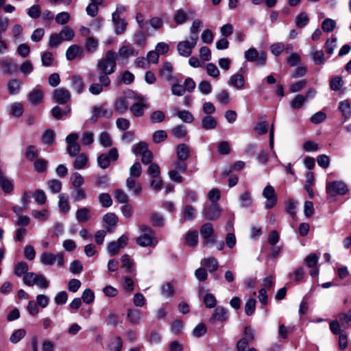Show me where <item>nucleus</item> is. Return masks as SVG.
Listing matches in <instances>:
<instances>
[{"label": "nucleus", "instance_id": "10", "mask_svg": "<svg viewBox=\"0 0 351 351\" xmlns=\"http://www.w3.org/2000/svg\"><path fill=\"white\" fill-rule=\"evenodd\" d=\"M128 237L121 235L117 241L110 242L107 245V252L110 256L117 254L121 249L124 248L128 244Z\"/></svg>", "mask_w": 351, "mask_h": 351}, {"label": "nucleus", "instance_id": "28", "mask_svg": "<svg viewBox=\"0 0 351 351\" xmlns=\"http://www.w3.org/2000/svg\"><path fill=\"white\" fill-rule=\"evenodd\" d=\"M171 134L176 138H184L187 134L186 127L184 125H175L170 130Z\"/></svg>", "mask_w": 351, "mask_h": 351}, {"label": "nucleus", "instance_id": "44", "mask_svg": "<svg viewBox=\"0 0 351 351\" xmlns=\"http://www.w3.org/2000/svg\"><path fill=\"white\" fill-rule=\"evenodd\" d=\"M186 243L191 247H195L198 243V232L196 230L189 231L185 238Z\"/></svg>", "mask_w": 351, "mask_h": 351}, {"label": "nucleus", "instance_id": "6", "mask_svg": "<svg viewBox=\"0 0 351 351\" xmlns=\"http://www.w3.org/2000/svg\"><path fill=\"white\" fill-rule=\"evenodd\" d=\"M244 57L248 62H256L257 65L263 66L266 63L267 55L262 51L258 53L256 49L252 47L244 53Z\"/></svg>", "mask_w": 351, "mask_h": 351}, {"label": "nucleus", "instance_id": "21", "mask_svg": "<svg viewBox=\"0 0 351 351\" xmlns=\"http://www.w3.org/2000/svg\"><path fill=\"white\" fill-rule=\"evenodd\" d=\"M66 58L68 60H73L76 58H83V49L77 45H71L66 51Z\"/></svg>", "mask_w": 351, "mask_h": 351}, {"label": "nucleus", "instance_id": "29", "mask_svg": "<svg viewBox=\"0 0 351 351\" xmlns=\"http://www.w3.org/2000/svg\"><path fill=\"white\" fill-rule=\"evenodd\" d=\"M75 218L80 223L86 222L90 218V210L86 207L79 208L75 213Z\"/></svg>", "mask_w": 351, "mask_h": 351}, {"label": "nucleus", "instance_id": "14", "mask_svg": "<svg viewBox=\"0 0 351 351\" xmlns=\"http://www.w3.org/2000/svg\"><path fill=\"white\" fill-rule=\"evenodd\" d=\"M138 54V51L129 44H124L119 47L117 53V59L128 60L130 58L135 57Z\"/></svg>", "mask_w": 351, "mask_h": 351}, {"label": "nucleus", "instance_id": "38", "mask_svg": "<svg viewBox=\"0 0 351 351\" xmlns=\"http://www.w3.org/2000/svg\"><path fill=\"white\" fill-rule=\"evenodd\" d=\"M99 144L104 147H110L112 145V139L108 132H102L98 137Z\"/></svg>", "mask_w": 351, "mask_h": 351}, {"label": "nucleus", "instance_id": "34", "mask_svg": "<svg viewBox=\"0 0 351 351\" xmlns=\"http://www.w3.org/2000/svg\"><path fill=\"white\" fill-rule=\"evenodd\" d=\"M337 318L341 323V326L343 329H346L350 326L351 322V309L348 313H341L337 315Z\"/></svg>", "mask_w": 351, "mask_h": 351}, {"label": "nucleus", "instance_id": "42", "mask_svg": "<svg viewBox=\"0 0 351 351\" xmlns=\"http://www.w3.org/2000/svg\"><path fill=\"white\" fill-rule=\"evenodd\" d=\"M58 198V206L60 210L64 213H68L70 210V206L68 201V195L66 193H61L59 195Z\"/></svg>", "mask_w": 351, "mask_h": 351}, {"label": "nucleus", "instance_id": "52", "mask_svg": "<svg viewBox=\"0 0 351 351\" xmlns=\"http://www.w3.org/2000/svg\"><path fill=\"white\" fill-rule=\"evenodd\" d=\"M148 145L145 142H139L138 143L134 144L132 147V152L135 154H143L145 152L148 151Z\"/></svg>", "mask_w": 351, "mask_h": 351}, {"label": "nucleus", "instance_id": "23", "mask_svg": "<svg viewBox=\"0 0 351 351\" xmlns=\"http://www.w3.org/2000/svg\"><path fill=\"white\" fill-rule=\"evenodd\" d=\"M0 186L5 193H11L13 191L14 186L12 181L8 178L4 173L0 169Z\"/></svg>", "mask_w": 351, "mask_h": 351}, {"label": "nucleus", "instance_id": "22", "mask_svg": "<svg viewBox=\"0 0 351 351\" xmlns=\"http://www.w3.org/2000/svg\"><path fill=\"white\" fill-rule=\"evenodd\" d=\"M228 85L238 90L243 88L245 84L244 77L239 73H235L231 75L228 82Z\"/></svg>", "mask_w": 351, "mask_h": 351}, {"label": "nucleus", "instance_id": "57", "mask_svg": "<svg viewBox=\"0 0 351 351\" xmlns=\"http://www.w3.org/2000/svg\"><path fill=\"white\" fill-rule=\"evenodd\" d=\"M103 221L108 226L114 227L118 222V217L115 214L108 213L104 215Z\"/></svg>", "mask_w": 351, "mask_h": 351}, {"label": "nucleus", "instance_id": "33", "mask_svg": "<svg viewBox=\"0 0 351 351\" xmlns=\"http://www.w3.org/2000/svg\"><path fill=\"white\" fill-rule=\"evenodd\" d=\"M126 186L128 190L132 191L134 195H138L141 193V186L139 184L136 183L133 178L128 177L126 180Z\"/></svg>", "mask_w": 351, "mask_h": 351}, {"label": "nucleus", "instance_id": "20", "mask_svg": "<svg viewBox=\"0 0 351 351\" xmlns=\"http://www.w3.org/2000/svg\"><path fill=\"white\" fill-rule=\"evenodd\" d=\"M195 12L192 10L185 12L182 9L176 10L173 14V21L176 25H182L185 23L189 15H194Z\"/></svg>", "mask_w": 351, "mask_h": 351}, {"label": "nucleus", "instance_id": "3", "mask_svg": "<svg viewBox=\"0 0 351 351\" xmlns=\"http://www.w3.org/2000/svg\"><path fill=\"white\" fill-rule=\"evenodd\" d=\"M198 40L197 36H190V40H183L178 43L177 50L180 56L189 57L193 49L196 46Z\"/></svg>", "mask_w": 351, "mask_h": 351}, {"label": "nucleus", "instance_id": "51", "mask_svg": "<svg viewBox=\"0 0 351 351\" xmlns=\"http://www.w3.org/2000/svg\"><path fill=\"white\" fill-rule=\"evenodd\" d=\"M309 22V19L306 14L302 12L299 14L295 19V26L298 28L304 27Z\"/></svg>", "mask_w": 351, "mask_h": 351}, {"label": "nucleus", "instance_id": "24", "mask_svg": "<svg viewBox=\"0 0 351 351\" xmlns=\"http://www.w3.org/2000/svg\"><path fill=\"white\" fill-rule=\"evenodd\" d=\"M217 125V119L211 116L206 115L203 117L201 122L202 128L206 130H214Z\"/></svg>", "mask_w": 351, "mask_h": 351}, {"label": "nucleus", "instance_id": "64", "mask_svg": "<svg viewBox=\"0 0 351 351\" xmlns=\"http://www.w3.org/2000/svg\"><path fill=\"white\" fill-rule=\"evenodd\" d=\"M110 351H121L122 348V340L119 337H116L111 340L108 346Z\"/></svg>", "mask_w": 351, "mask_h": 351}, {"label": "nucleus", "instance_id": "4", "mask_svg": "<svg viewBox=\"0 0 351 351\" xmlns=\"http://www.w3.org/2000/svg\"><path fill=\"white\" fill-rule=\"evenodd\" d=\"M173 169L169 171V177L171 180L177 183H182L183 182V178L180 175L179 173H184L188 167L185 160H181L178 159L173 163Z\"/></svg>", "mask_w": 351, "mask_h": 351}, {"label": "nucleus", "instance_id": "48", "mask_svg": "<svg viewBox=\"0 0 351 351\" xmlns=\"http://www.w3.org/2000/svg\"><path fill=\"white\" fill-rule=\"evenodd\" d=\"M175 114L185 123H192L194 120L193 115L188 110H176Z\"/></svg>", "mask_w": 351, "mask_h": 351}, {"label": "nucleus", "instance_id": "32", "mask_svg": "<svg viewBox=\"0 0 351 351\" xmlns=\"http://www.w3.org/2000/svg\"><path fill=\"white\" fill-rule=\"evenodd\" d=\"M176 154L178 159L181 160H187L190 155L188 146L184 143L179 144L177 146Z\"/></svg>", "mask_w": 351, "mask_h": 351}, {"label": "nucleus", "instance_id": "7", "mask_svg": "<svg viewBox=\"0 0 351 351\" xmlns=\"http://www.w3.org/2000/svg\"><path fill=\"white\" fill-rule=\"evenodd\" d=\"M119 158L117 148H111L108 154H101L97 157V164L103 169H107L111 161H116Z\"/></svg>", "mask_w": 351, "mask_h": 351}, {"label": "nucleus", "instance_id": "36", "mask_svg": "<svg viewBox=\"0 0 351 351\" xmlns=\"http://www.w3.org/2000/svg\"><path fill=\"white\" fill-rule=\"evenodd\" d=\"M240 206L242 208L250 207L252 204V198L249 191L242 193L239 197Z\"/></svg>", "mask_w": 351, "mask_h": 351}, {"label": "nucleus", "instance_id": "43", "mask_svg": "<svg viewBox=\"0 0 351 351\" xmlns=\"http://www.w3.org/2000/svg\"><path fill=\"white\" fill-rule=\"evenodd\" d=\"M56 134L53 130L47 129L45 130L42 136V142L47 145H50L55 141Z\"/></svg>", "mask_w": 351, "mask_h": 351}, {"label": "nucleus", "instance_id": "25", "mask_svg": "<svg viewBox=\"0 0 351 351\" xmlns=\"http://www.w3.org/2000/svg\"><path fill=\"white\" fill-rule=\"evenodd\" d=\"M127 318L130 324L133 325L138 324L142 319L141 311L136 308H128Z\"/></svg>", "mask_w": 351, "mask_h": 351}, {"label": "nucleus", "instance_id": "58", "mask_svg": "<svg viewBox=\"0 0 351 351\" xmlns=\"http://www.w3.org/2000/svg\"><path fill=\"white\" fill-rule=\"evenodd\" d=\"M47 167V161L43 158H37L34 163V169L37 173L44 172Z\"/></svg>", "mask_w": 351, "mask_h": 351}, {"label": "nucleus", "instance_id": "37", "mask_svg": "<svg viewBox=\"0 0 351 351\" xmlns=\"http://www.w3.org/2000/svg\"><path fill=\"white\" fill-rule=\"evenodd\" d=\"M339 109L342 113V116L348 119L351 116V102L349 100H344L339 103Z\"/></svg>", "mask_w": 351, "mask_h": 351}, {"label": "nucleus", "instance_id": "9", "mask_svg": "<svg viewBox=\"0 0 351 351\" xmlns=\"http://www.w3.org/2000/svg\"><path fill=\"white\" fill-rule=\"evenodd\" d=\"M77 139L78 135L76 133H71L66 137V152L70 156H75L80 152L81 147L77 142Z\"/></svg>", "mask_w": 351, "mask_h": 351}, {"label": "nucleus", "instance_id": "5", "mask_svg": "<svg viewBox=\"0 0 351 351\" xmlns=\"http://www.w3.org/2000/svg\"><path fill=\"white\" fill-rule=\"evenodd\" d=\"M40 262L44 265H52L57 261L58 267H62L64 265V255L62 252L54 254L46 252L43 253L40 257Z\"/></svg>", "mask_w": 351, "mask_h": 351}, {"label": "nucleus", "instance_id": "61", "mask_svg": "<svg viewBox=\"0 0 351 351\" xmlns=\"http://www.w3.org/2000/svg\"><path fill=\"white\" fill-rule=\"evenodd\" d=\"M217 101L223 104L227 105L230 101V94L226 90H221L216 95Z\"/></svg>", "mask_w": 351, "mask_h": 351}, {"label": "nucleus", "instance_id": "15", "mask_svg": "<svg viewBox=\"0 0 351 351\" xmlns=\"http://www.w3.org/2000/svg\"><path fill=\"white\" fill-rule=\"evenodd\" d=\"M135 102L131 105L130 110L131 113L136 117H141L144 114V110L146 108L145 99L141 95L134 96Z\"/></svg>", "mask_w": 351, "mask_h": 351}, {"label": "nucleus", "instance_id": "30", "mask_svg": "<svg viewBox=\"0 0 351 351\" xmlns=\"http://www.w3.org/2000/svg\"><path fill=\"white\" fill-rule=\"evenodd\" d=\"M311 56L315 65H324L325 64V55L322 50L313 49Z\"/></svg>", "mask_w": 351, "mask_h": 351}, {"label": "nucleus", "instance_id": "8", "mask_svg": "<svg viewBox=\"0 0 351 351\" xmlns=\"http://www.w3.org/2000/svg\"><path fill=\"white\" fill-rule=\"evenodd\" d=\"M348 192L347 185L341 181H334L326 184V193L330 196L344 195Z\"/></svg>", "mask_w": 351, "mask_h": 351}, {"label": "nucleus", "instance_id": "26", "mask_svg": "<svg viewBox=\"0 0 351 351\" xmlns=\"http://www.w3.org/2000/svg\"><path fill=\"white\" fill-rule=\"evenodd\" d=\"M43 98V93L40 89H34L27 95L28 101L34 105L36 106L39 104Z\"/></svg>", "mask_w": 351, "mask_h": 351}, {"label": "nucleus", "instance_id": "12", "mask_svg": "<svg viewBox=\"0 0 351 351\" xmlns=\"http://www.w3.org/2000/svg\"><path fill=\"white\" fill-rule=\"evenodd\" d=\"M200 235L204 239V244L207 245L209 243H215L214 237V228L212 223H206L203 224L199 230Z\"/></svg>", "mask_w": 351, "mask_h": 351}, {"label": "nucleus", "instance_id": "13", "mask_svg": "<svg viewBox=\"0 0 351 351\" xmlns=\"http://www.w3.org/2000/svg\"><path fill=\"white\" fill-rule=\"evenodd\" d=\"M52 99L54 102L64 105L71 100V93L65 88H58L53 91Z\"/></svg>", "mask_w": 351, "mask_h": 351}, {"label": "nucleus", "instance_id": "55", "mask_svg": "<svg viewBox=\"0 0 351 351\" xmlns=\"http://www.w3.org/2000/svg\"><path fill=\"white\" fill-rule=\"evenodd\" d=\"M26 331L25 329H18L12 332L10 337V341L12 343H16L21 340L25 335Z\"/></svg>", "mask_w": 351, "mask_h": 351}, {"label": "nucleus", "instance_id": "46", "mask_svg": "<svg viewBox=\"0 0 351 351\" xmlns=\"http://www.w3.org/2000/svg\"><path fill=\"white\" fill-rule=\"evenodd\" d=\"M76 156H76L74 163H73V167L75 169H82L87 164L88 158L85 154H78Z\"/></svg>", "mask_w": 351, "mask_h": 351}, {"label": "nucleus", "instance_id": "27", "mask_svg": "<svg viewBox=\"0 0 351 351\" xmlns=\"http://www.w3.org/2000/svg\"><path fill=\"white\" fill-rule=\"evenodd\" d=\"M71 86L77 94L82 93L84 88L82 78L78 75H73L71 80Z\"/></svg>", "mask_w": 351, "mask_h": 351}, {"label": "nucleus", "instance_id": "1", "mask_svg": "<svg viewBox=\"0 0 351 351\" xmlns=\"http://www.w3.org/2000/svg\"><path fill=\"white\" fill-rule=\"evenodd\" d=\"M117 60V53L112 50L107 51L103 58L97 60L96 70L99 73L98 80L99 83L106 86L110 85L111 80L108 75L116 71Z\"/></svg>", "mask_w": 351, "mask_h": 351}, {"label": "nucleus", "instance_id": "45", "mask_svg": "<svg viewBox=\"0 0 351 351\" xmlns=\"http://www.w3.org/2000/svg\"><path fill=\"white\" fill-rule=\"evenodd\" d=\"M62 41H70L75 36L73 29L69 26H64L59 33Z\"/></svg>", "mask_w": 351, "mask_h": 351}, {"label": "nucleus", "instance_id": "47", "mask_svg": "<svg viewBox=\"0 0 351 351\" xmlns=\"http://www.w3.org/2000/svg\"><path fill=\"white\" fill-rule=\"evenodd\" d=\"M27 271H28V265L24 261L19 262V263L15 264V265H14V274L16 276H19V277H21L22 276H24L27 273H28Z\"/></svg>", "mask_w": 351, "mask_h": 351}, {"label": "nucleus", "instance_id": "35", "mask_svg": "<svg viewBox=\"0 0 351 351\" xmlns=\"http://www.w3.org/2000/svg\"><path fill=\"white\" fill-rule=\"evenodd\" d=\"M84 46L86 50L92 53L97 51L99 46V42L93 37H88L85 39Z\"/></svg>", "mask_w": 351, "mask_h": 351}, {"label": "nucleus", "instance_id": "60", "mask_svg": "<svg viewBox=\"0 0 351 351\" xmlns=\"http://www.w3.org/2000/svg\"><path fill=\"white\" fill-rule=\"evenodd\" d=\"M38 275L34 272H28L23 276V282L27 286H34L36 282Z\"/></svg>", "mask_w": 351, "mask_h": 351}, {"label": "nucleus", "instance_id": "41", "mask_svg": "<svg viewBox=\"0 0 351 351\" xmlns=\"http://www.w3.org/2000/svg\"><path fill=\"white\" fill-rule=\"evenodd\" d=\"M337 47V38L331 37L328 39L324 45V48L327 56L329 58L334 53L335 49Z\"/></svg>", "mask_w": 351, "mask_h": 351}, {"label": "nucleus", "instance_id": "11", "mask_svg": "<svg viewBox=\"0 0 351 351\" xmlns=\"http://www.w3.org/2000/svg\"><path fill=\"white\" fill-rule=\"evenodd\" d=\"M263 196L266 199L265 208L270 209L275 206L277 203V195L274 188L270 185H267L262 193Z\"/></svg>", "mask_w": 351, "mask_h": 351}, {"label": "nucleus", "instance_id": "31", "mask_svg": "<svg viewBox=\"0 0 351 351\" xmlns=\"http://www.w3.org/2000/svg\"><path fill=\"white\" fill-rule=\"evenodd\" d=\"M114 108L119 114H124L128 108L126 99L123 97L118 98L114 103Z\"/></svg>", "mask_w": 351, "mask_h": 351}, {"label": "nucleus", "instance_id": "39", "mask_svg": "<svg viewBox=\"0 0 351 351\" xmlns=\"http://www.w3.org/2000/svg\"><path fill=\"white\" fill-rule=\"evenodd\" d=\"M202 264H203L210 272L216 271L219 266L217 260L213 257L203 259Z\"/></svg>", "mask_w": 351, "mask_h": 351}, {"label": "nucleus", "instance_id": "62", "mask_svg": "<svg viewBox=\"0 0 351 351\" xmlns=\"http://www.w3.org/2000/svg\"><path fill=\"white\" fill-rule=\"evenodd\" d=\"M115 199L121 204H128L129 202L128 195L121 189H117L114 191Z\"/></svg>", "mask_w": 351, "mask_h": 351}, {"label": "nucleus", "instance_id": "19", "mask_svg": "<svg viewBox=\"0 0 351 351\" xmlns=\"http://www.w3.org/2000/svg\"><path fill=\"white\" fill-rule=\"evenodd\" d=\"M112 19L114 24V32L117 35L122 34L126 29L127 23L120 18L119 15L117 13L112 14Z\"/></svg>", "mask_w": 351, "mask_h": 351}, {"label": "nucleus", "instance_id": "53", "mask_svg": "<svg viewBox=\"0 0 351 351\" xmlns=\"http://www.w3.org/2000/svg\"><path fill=\"white\" fill-rule=\"evenodd\" d=\"M121 262L122 263V267L125 268L126 271L132 272L133 271L134 264L128 254H123L121 257Z\"/></svg>", "mask_w": 351, "mask_h": 351}, {"label": "nucleus", "instance_id": "63", "mask_svg": "<svg viewBox=\"0 0 351 351\" xmlns=\"http://www.w3.org/2000/svg\"><path fill=\"white\" fill-rule=\"evenodd\" d=\"M33 197L34 198L36 202L40 205L45 204L47 201V196L45 195V193L40 189H37L34 191L33 194Z\"/></svg>", "mask_w": 351, "mask_h": 351}, {"label": "nucleus", "instance_id": "2", "mask_svg": "<svg viewBox=\"0 0 351 351\" xmlns=\"http://www.w3.org/2000/svg\"><path fill=\"white\" fill-rule=\"evenodd\" d=\"M141 234L136 239V243L141 247H154L158 243L154 231L147 225L140 226Z\"/></svg>", "mask_w": 351, "mask_h": 351}, {"label": "nucleus", "instance_id": "54", "mask_svg": "<svg viewBox=\"0 0 351 351\" xmlns=\"http://www.w3.org/2000/svg\"><path fill=\"white\" fill-rule=\"evenodd\" d=\"M25 156L30 161L37 159L38 156V149L34 145H29L26 148Z\"/></svg>", "mask_w": 351, "mask_h": 351}, {"label": "nucleus", "instance_id": "40", "mask_svg": "<svg viewBox=\"0 0 351 351\" xmlns=\"http://www.w3.org/2000/svg\"><path fill=\"white\" fill-rule=\"evenodd\" d=\"M1 66L6 75H11L16 69V64L12 60H5L1 62Z\"/></svg>", "mask_w": 351, "mask_h": 351}, {"label": "nucleus", "instance_id": "56", "mask_svg": "<svg viewBox=\"0 0 351 351\" xmlns=\"http://www.w3.org/2000/svg\"><path fill=\"white\" fill-rule=\"evenodd\" d=\"M49 189L53 193H58L62 189V182L56 179L50 180L47 182Z\"/></svg>", "mask_w": 351, "mask_h": 351}, {"label": "nucleus", "instance_id": "18", "mask_svg": "<svg viewBox=\"0 0 351 351\" xmlns=\"http://www.w3.org/2000/svg\"><path fill=\"white\" fill-rule=\"evenodd\" d=\"M221 209L217 204H213L205 208L203 215L208 220H215L221 215Z\"/></svg>", "mask_w": 351, "mask_h": 351}, {"label": "nucleus", "instance_id": "17", "mask_svg": "<svg viewBox=\"0 0 351 351\" xmlns=\"http://www.w3.org/2000/svg\"><path fill=\"white\" fill-rule=\"evenodd\" d=\"M160 76L170 82L171 81L176 82V78L173 75V66L172 64L169 62H165L162 67L159 71Z\"/></svg>", "mask_w": 351, "mask_h": 351}, {"label": "nucleus", "instance_id": "59", "mask_svg": "<svg viewBox=\"0 0 351 351\" xmlns=\"http://www.w3.org/2000/svg\"><path fill=\"white\" fill-rule=\"evenodd\" d=\"M99 202L100 204L105 208H108L112 206V200L110 195L108 193H103L98 196Z\"/></svg>", "mask_w": 351, "mask_h": 351}, {"label": "nucleus", "instance_id": "16", "mask_svg": "<svg viewBox=\"0 0 351 351\" xmlns=\"http://www.w3.org/2000/svg\"><path fill=\"white\" fill-rule=\"evenodd\" d=\"M229 315L226 308L223 306H217L213 312L212 316L209 319L211 324L217 322H224L228 319Z\"/></svg>", "mask_w": 351, "mask_h": 351}, {"label": "nucleus", "instance_id": "50", "mask_svg": "<svg viewBox=\"0 0 351 351\" xmlns=\"http://www.w3.org/2000/svg\"><path fill=\"white\" fill-rule=\"evenodd\" d=\"M7 88L10 95H16L21 88V82L16 79L11 80L8 82Z\"/></svg>", "mask_w": 351, "mask_h": 351}, {"label": "nucleus", "instance_id": "49", "mask_svg": "<svg viewBox=\"0 0 351 351\" xmlns=\"http://www.w3.org/2000/svg\"><path fill=\"white\" fill-rule=\"evenodd\" d=\"M171 85V93L173 95L176 96H182L185 93V88L183 85L178 83V80L176 78V81H171L169 82Z\"/></svg>", "mask_w": 351, "mask_h": 351}]
</instances>
